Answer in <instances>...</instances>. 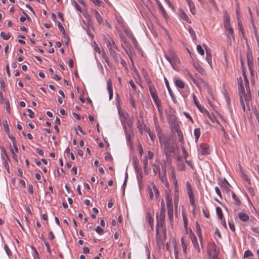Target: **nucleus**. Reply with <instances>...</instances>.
Listing matches in <instances>:
<instances>
[{
    "mask_svg": "<svg viewBox=\"0 0 259 259\" xmlns=\"http://www.w3.org/2000/svg\"><path fill=\"white\" fill-rule=\"evenodd\" d=\"M238 93L240 100L241 105L244 112L246 111L245 106L250 110L249 102L251 98L250 92H245V88L242 83V79L241 76L238 79Z\"/></svg>",
    "mask_w": 259,
    "mask_h": 259,
    "instance_id": "obj_1",
    "label": "nucleus"
},
{
    "mask_svg": "<svg viewBox=\"0 0 259 259\" xmlns=\"http://www.w3.org/2000/svg\"><path fill=\"white\" fill-rule=\"evenodd\" d=\"M159 141L160 144L163 147L166 155L175 152V148L174 144L170 141L169 138L165 136L163 138L159 140Z\"/></svg>",
    "mask_w": 259,
    "mask_h": 259,
    "instance_id": "obj_2",
    "label": "nucleus"
},
{
    "mask_svg": "<svg viewBox=\"0 0 259 259\" xmlns=\"http://www.w3.org/2000/svg\"><path fill=\"white\" fill-rule=\"evenodd\" d=\"M160 228H156V240L157 244L160 246L164 244V241L166 239V229L163 228L161 229V234L160 232Z\"/></svg>",
    "mask_w": 259,
    "mask_h": 259,
    "instance_id": "obj_3",
    "label": "nucleus"
},
{
    "mask_svg": "<svg viewBox=\"0 0 259 259\" xmlns=\"http://www.w3.org/2000/svg\"><path fill=\"white\" fill-rule=\"evenodd\" d=\"M186 185L190 203L193 206V210H194L196 208V205L195 203V197L192 188L188 181L186 182Z\"/></svg>",
    "mask_w": 259,
    "mask_h": 259,
    "instance_id": "obj_4",
    "label": "nucleus"
},
{
    "mask_svg": "<svg viewBox=\"0 0 259 259\" xmlns=\"http://www.w3.org/2000/svg\"><path fill=\"white\" fill-rule=\"evenodd\" d=\"M165 212H160V213H157L156 215V228H166L165 226Z\"/></svg>",
    "mask_w": 259,
    "mask_h": 259,
    "instance_id": "obj_5",
    "label": "nucleus"
},
{
    "mask_svg": "<svg viewBox=\"0 0 259 259\" xmlns=\"http://www.w3.org/2000/svg\"><path fill=\"white\" fill-rule=\"evenodd\" d=\"M115 19L117 22L121 27L122 30L125 33V34L127 36L131 35V32L125 24V22L121 16L120 15H115Z\"/></svg>",
    "mask_w": 259,
    "mask_h": 259,
    "instance_id": "obj_6",
    "label": "nucleus"
},
{
    "mask_svg": "<svg viewBox=\"0 0 259 259\" xmlns=\"http://www.w3.org/2000/svg\"><path fill=\"white\" fill-rule=\"evenodd\" d=\"M162 171L159 174V178L160 181L164 184H167L168 182L166 177V164L161 165Z\"/></svg>",
    "mask_w": 259,
    "mask_h": 259,
    "instance_id": "obj_7",
    "label": "nucleus"
},
{
    "mask_svg": "<svg viewBox=\"0 0 259 259\" xmlns=\"http://www.w3.org/2000/svg\"><path fill=\"white\" fill-rule=\"evenodd\" d=\"M189 237L191 239L194 247L197 250V252L200 253L201 252V247L199 245L196 237L193 233H191L189 235ZM201 248L203 249L202 247Z\"/></svg>",
    "mask_w": 259,
    "mask_h": 259,
    "instance_id": "obj_8",
    "label": "nucleus"
},
{
    "mask_svg": "<svg viewBox=\"0 0 259 259\" xmlns=\"http://www.w3.org/2000/svg\"><path fill=\"white\" fill-rule=\"evenodd\" d=\"M134 168L137 174V179L139 183L142 182L143 172L141 167L137 163L134 165Z\"/></svg>",
    "mask_w": 259,
    "mask_h": 259,
    "instance_id": "obj_9",
    "label": "nucleus"
},
{
    "mask_svg": "<svg viewBox=\"0 0 259 259\" xmlns=\"http://www.w3.org/2000/svg\"><path fill=\"white\" fill-rule=\"evenodd\" d=\"M219 185L223 191H224L225 192L228 193L230 191V184L225 179L222 180H220Z\"/></svg>",
    "mask_w": 259,
    "mask_h": 259,
    "instance_id": "obj_10",
    "label": "nucleus"
},
{
    "mask_svg": "<svg viewBox=\"0 0 259 259\" xmlns=\"http://www.w3.org/2000/svg\"><path fill=\"white\" fill-rule=\"evenodd\" d=\"M199 152L203 155L208 154L209 153V149L208 144L202 143L199 147Z\"/></svg>",
    "mask_w": 259,
    "mask_h": 259,
    "instance_id": "obj_11",
    "label": "nucleus"
},
{
    "mask_svg": "<svg viewBox=\"0 0 259 259\" xmlns=\"http://www.w3.org/2000/svg\"><path fill=\"white\" fill-rule=\"evenodd\" d=\"M196 233L198 236L200 244H201V247L202 248H204L203 245V236L202 233L201 231V229L200 228V226L198 222L196 223Z\"/></svg>",
    "mask_w": 259,
    "mask_h": 259,
    "instance_id": "obj_12",
    "label": "nucleus"
},
{
    "mask_svg": "<svg viewBox=\"0 0 259 259\" xmlns=\"http://www.w3.org/2000/svg\"><path fill=\"white\" fill-rule=\"evenodd\" d=\"M104 42L106 44L107 47L109 50L112 49H117V46L115 45L114 41L112 38H110L107 39V38H104Z\"/></svg>",
    "mask_w": 259,
    "mask_h": 259,
    "instance_id": "obj_13",
    "label": "nucleus"
},
{
    "mask_svg": "<svg viewBox=\"0 0 259 259\" xmlns=\"http://www.w3.org/2000/svg\"><path fill=\"white\" fill-rule=\"evenodd\" d=\"M247 64H248V67L249 70L250 71L251 75L252 76H253V62L252 61V56L251 54H249L248 53H247Z\"/></svg>",
    "mask_w": 259,
    "mask_h": 259,
    "instance_id": "obj_14",
    "label": "nucleus"
},
{
    "mask_svg": "<svg viewBox=\"0 0 259 259\" xmlns=\"http://www.w3.org/2000/svg\"><path fill=\"white\" fill-rule=\"evenodd\" d=\"M238 217L241 222L245 223L247 222L249 220V215L243 210L238 213Z\"/></svg>",
    "mask_w": 259,
    "mask_h": 259,
    "instance_id": "obj_15",
    "label": "nucleus"
},
{
    "mask_svg": "<svg viewBox=\"0 0 259 259\" xmlns=\"http://www.w3.org/2000/svg\"><path fill=\"white\" fill-rule=\"evenodd\" d=\"M107 89L109 93V100H111L113 98L112 82L111 79H108L107 81Z\"/></svg>",
    "mask_w": 259,
    "mask_h": 259,
    "instance_id": "obj_16",
    "label": "nucleus"
},
{
    "mask_svg": "<svg viewBox=\"0 0 259 259\" xmlns=\"http://www.w3.org/2000/svg\"><path fill=\"white\" fill-rule=\"evenodd\" d=\"M155 131L157 134V137L159 140L161 139V138H163L164 137H165L164 133L162 132V131L159 125L158 124V123L155 122Z\"/></svg>",
    "mask_w": 259,
    "mask_h": 259,
    "instance_id": "obj_17",
    "label": "nucleus"
},
{
    "mask_svg": "<svg viewBox=\"0 0 259 259\" xmlns=\"http://www.w3.org/2000/svg\"><path fill=\"white\" fill-rule=\"evenodd\" d=\"M180 61L178 56L174 53H171L170 64L174 68V66L180 63Z\"/></svg>",
    "mask_w": 259,
    "mask_h": 259,
    "instance_id": "obj_18",
    "label": "nucleus"
},
{
    "mask_svg": "<svg viewBox=\"0 0 259 259\" xmlns=\"http://www.w3.org/2000/svg\"><path fill=\"white\" fill-rule=\"evenodd\" d=\"M119 115H120L121 123L122 127L124 129V131H126V120L127 118L128 115L127 114H124V113L121 114L120 113H119Z\"/></svg>",
    "mask_w": 259,
    "mask_h": 259,
    "instance_id": "obj_19",
    "label": "nucleus"
},
{
    "mask_svg": "<svg viewBox=\"0 0 259 259\" xmlns=\"http://www.w3.org/2000/svg\"><path fill=\"white\" fill-rule=\"evenodd\" d=\"M165 201L167 209L173 208L172 198L171 195L168 193L166 194L165 195Z\"/></svg>",
    "mask_w": 259,
    "mask_h": 259,
    "instance_id": "obj_20",
    "label": "nucleus"
},
{
    "mask_svg": "<svg viewBox=\"0 0 259 259\" xmlns=\"http://www.w3.org/2000/svg\"><path fill=\"white\" fill-rule=\"evenodd\" d=\"M93 13H94V16H95L97 22H98V23L100 24H103V23H104L103 18L101 16L100 14L99 13V12L98 11H97L96 10H93Z\"/></svg>",
    "mask_w": 259,
    "mask_h": 259,
    "instance_id": "obj_21",
    "label": "nucleus"
},
{
    "mask_svg": "<svg viewBox=\"0 0 259 259\" xmlns=\"http://www.w3.org/2000/svg\"><path fill=\"white\" fill-rule=\"evenodd\" d=\"M137 125V128L141 134H143L144 130L145 131V127H148L143 121H140L139 120H138Z\"/></svg>",
    "mask_w": 259,
    "mask_h": 259,
    "instance_id": "obj_22",
    "label": "nucleus"
},
{
    "mask_svg": "<svg viewBox=\"0 0 259 259\" xmlns=\"http://www.w3.org/2000/svg\"><path fill=\"white\" fill-rule=\"evenodd\" d=\"M224 24L225 29L226 31L229 30L230 29H231L232 28L230 25V18L228 15H227L225 16L224 20Z\"/></svg>",
    "mask_w": 259,
    "mask_h": 259,
    "instance_id": "obj_23",
    "label": "nucleus"
},
{
    "mask_svg": "<svg viewBox=\"0 0 259 259\" xmlns=\"http://www.w3.org/2000/svg\"><path fill=\"white\" fill-rule=\"evenodd\" d=\"M224 24L225 29L226 31L229 30L230 29H231L232 28L230 25V18L228 15H227L225 16L224 20Z\"/></svg>",
    "mask_w": 259,
    "mask_h": 259,
    "instance_id": "obj_24",
    "label": "nucleus"
},
{
    "mask_svg": "<svg viewBox=\"0 0 259 259\" xmlns=\"http://www.w3.org/2000/svg\"><path fill=\"white\" fill-rule=\"evenodd\" d=\"M180 16L181 18L185 20L188 23H191V21L188 17L187 15L184 12L182 8L179 9Z\"/></svg>",
    "mask_w": 259,
    "mask_h": 259,
    "instance_id": "obj_25",
    "label": "nucleus"
},
{
    "mask_svg": "<svg viewBox=\"0 0 259 259\" xmlns=\"http://www.w3.org/2000/svg\"><path fill=\"white\" fill-rule=\"evenodd\" d=\"M167 214L168 217V220L169 221V223L171 226L173 225L174 223V210L173 208H167Z\"/></svg>",
    "mask_w": 259,
    "mask_h": 259,
    "instance_id": "obj_26",
    "label": "nucleus"
},
{
    "mask_svg": "<svg viewBox=\"0 0 259 259\" xmlns=\"http://www.w3.org/2000/svg\"><path fill=\"white\" fill-rule=\"evenodd\" d=\"M243 76L244 77V85H245V92H250V88H249V81L247 79V76L245 73V72L243 70Z\"/></svg>",
    "mask_w": 259,
    "mask_h": 259,
    "instance_id": "obj_27",
    "label": "nucleus"
},
{
    "mask_svg": "<svg viewBox=\"0 0 259 259\" xmlns=\"http://www.w3.org/2000/svg\"><path fill=\"white\" fill-rule=\"evenodd\" d=\"M188 74L190 78L192 80L193 83L198 88L200 87V81H203L202 79H200V80L196 79L192 74L190 73V72H188Z\"/></svg>",
    "mask_w": 259,
    "mask_h": 259,
    "instance_id": "obj_28",
    "label": "nucleus"
},
{
    "mask_svg": "<svg viewBox=\"0 0 259 259\" xmlns=\"http://www.w3.org/2000/svg\"><path fill=\"white\" fill-rule=\"evenodd\" d=\"M203 46H204V48H205V50H206V59L208 63L210 66H211V64H212V60H211V59H212V55H211V54L210 53V51L209 49H207L205 48V46L204 45H203Z\"/></svg>",
    "mask_w": 259,
    "mask_h": 259,
    "instance_id": "obj_29",
    "label": "nucleus"
},
{
    "mask_svg": "<svg viewBox=\"0 0 259 259\" xmlns=\"http://www.w3.org/2000/svg\"><path fill=\"white\" fill-rule=\"evenodd\" d=\"M192 97H193V99L195 105L196 106V107L198 108V109L201 112H203L204 110H205L204 108L203 107H202L201 106V105L199 103V102L197 101V98H196L195 95H194V94H193L192 95Z\"/></svg>",
    "mask_w": 259,
    "mask_h": 259,
    "instance_id": "obj_30",
    "label": "nucleus"
},
{
    "mask_svg": "<svg viewBox=\"0 0 259 259\" xmlns=\"http://www.w3.org/2000/svg\"><path fill=\"white\" fill-rule=\"evenodd\" d=\"M232 196L233 200V204L236 206L240 205L241 204V201L234 192H232Z\"/></svg>",
    "mask_w": 259,
    "mask_h": 259,
    "instance_id": "obj_31",
    "label": "nucleus"
},
{
    "mask_svg": "<svg viewBox=\"0 0 259 259\" xmlns=\"http://www.w3.org/2000/svg\"><path fill=\"white\" fill-rule=\"evenodd\" d=\"M164 81H165V83L167 89L168 90V93H169L170 96L171 97V98H172V99L174 100V98H175V96L174 95V93H173L172 90H171V89L169 85L168 81L166 78H164Z\"/></svg>",
    "mask_w": 259,
    "mask_h": 259,
    "instance_id": "obj_32",
    "label": "nucleus"
},
{
    "mask_svg": "<svg viewBox=\"0 0 259 259\" xmlns=\"http://www.w3.org/2000/svg\"><path fill=\"white\" fill-rule=\"evenodd\" d=\"M157 4L158 6L159 10L160 11L161 13L163 15V17L166 18L167 16V13L164 10V8L163 7L162 5L160 3V2L159 1H156Z\"/></svg>",
    "mask_w": 259,
    "mask_h": 259,
    "instance_id": "obj_33",
    "label": "nucleus"
},
{
    "mask_svg": "<svg viewBox=\"0 0 259 259\" xmlns=\"http://www.w3.org/2000/svg\"><path fill=\"white\" fill-rule=\"evenodd\" d=\"M175 83L176 85L180 89H182L185 87V83L184 81L181 79H178L175 80Z\"/></svg>",
    "mask_w": 259,
    "mask_h": 259,
    "instance_id": "obj_34",
    "label": "nucleus"
},
{
    "mask_svg": "<svg viewBox=\"0 0 259 259\" xmlns=\"http://www.w3.org/2000/svg\"><path fill=\"white\" fill-rule=\"evenodd\" d=\"M181 245H182V248H183V251L184 252V253L185 254H186L187 252V243H186L183 237H182L181 239Z\"/></svg>",
    "mask_w": 259,
    "mask_h": 259,
    "instance_id": "obj_35",
    "label": "nucleus"
},
{
    "mask_svg": "<svg viewBox=\"0 0 259 259\" xmlns=\"http://www.w3.org/2000/svg\"><path fill=\"white\" fill-rule=\"evenodd\" d=\"M152 168L153 172L154 174V175H156L161 172L160 167L155 164H153L152 165Z\"/></svg>",
    "mask_w": 259,
    "mask_h": 259,
    "instance_id": "obj_36",
    "label": "nucleus"
},
{
    "mask_svg": "<svg viewBox=\"0 0 259 259\" xmlns=\"http://www.w3.org/2000/svg\"><path fill=\"white\" fill-rule=\"evenodd\" d=\"M116 50H118V48L109 50L111 56L114 58L115 61L118 62V58L117 57V53L116 52Z\"/></svg>",
    "mask_w": 259,
    "mask_h": 259,
    "instance_id": "obj_37",
    "label": "nucleus"
},
{
    "mask_svg": "<svg viewBox=\"0 0 259 259\" xmlns=\"http://www.w3.org/2000/svg\"><path fill=\"white\" fill-rule=\"evenodd\" d=\"M116 50H118V48L109 50L111 56L114 58L115 61L118 62V58L117 57V53L116 52Z\"/></svg>",
    "mask_w": 259,
    "mask_h": 259,
    "instance_id": "obj_38",
    "label": "nucleus"
},
{
    "mask_svg": "<svg viewBox=\"0 0 259 259\" xmlns=\"http://www.w3.org/2000/svg\"><path fill=\"white\" fill-rule=\"evenodd\" d=\"M238 26L239 27V31L241 33L242 37L244 39H246V38L245 37V35H244L245 31L243 28L242 24V23L241 21H238Z\"/></svg>",
    "mask_w": 259,
    "mask_h": 259,
    "instance_id": "obj_39",
    "label": "nucleus"
},
{
    "mask_svg": "<svg viewBox=\"0 0 259 259\" xmlns=\"http://www.w3.org/2000/svg\"><path fill=\"white\" fill-rule=\"evenodd\" d=\"M154 102L156 106V107L158 109L159 113L160 114H162V111L161 109V101H160V100L159 99H158V100H156L154 101Z\"/></svg>",
    "mask_w": 259,
    "mask_h": 259,
    "instance_id": "obj_40",
    "label": "nucleus"
},
{
    "mask_svg": "<svg viewBox=\"0 0 259 259\" xmlns=\"http://www.w3.org/2000/svg\"><path fill=\"white\" fill-rule=\"evenodd\" d=\"M149 90L151 96L157 95V91L153 84H149Z\"/></svg>",
    "mask_w": 259,
    "mask_h": 259,
    "instance_id": "obj_41",
    "label": "nucleus"
},
{
    "mask_svg": "<svg viewBox=\"0 0 259 259\" xmlns=\"http://www.w3.org/2000/svg\"><path fill=\"white\" fill-rule=\"evenodd\" d=\"M146 133H148V136H149L150 139L151 140V141L152 142H154V140H155V136H154V134H153L151 132V130L149 128V127H145V131Z\"/></svg>",
    "mask_w": 259,
    "mask_h": 259,
    "instance_id": "obj_42",
    "label": "nucleus"
},
{
    "mask_svg": "<svg viewBox=\"0 0 259 259\" xmlns=\"http://www.w3.org/2000/svg\"><path fill=\"white\" fill-rule=\"evenodd\" d=\"M100 55H101L102 58L107 63V64L109 66H110V62H109V58L104 50H102V53L100 54Z\"/></svg>",
    "mask_w": 259,
    "mask_h": 259,
    "instance_id": "obj_43",
    "label": "nucleus"
},
{
    "mask_svg": "<svg viewBox=\"0 0 259 259\" xmlns=\"http://www.w3.org/2000/svg\"><path fill=\"white\" fill-rule=\"evenodd\" d=\"M178 203H179V194H175L174 196V205H175V209L176 212H177L178 207Z\"/></svg>",
    "mask_w": 259,
    "mask_h": 259,
    "instance_id": "obj_44",
    "label": "nucleus"
},
{
    "mask_svg": "<svg viewBox=\"0 0 259 259\" xmlns=\"http://www.w3.org/2000/svg\"><path fill=\"white\" fill-rule=\"evenodd\" d=\"M227 31H228V33L227 34V38H228V40L229 39L231 40V38H232L234 40L235 36H234V31H233V28H232L229 30H227Z\"/></svg>",
    "mask_w": 259,
    "mask_h": 259,
    "instance_id": "obj_45",
    "label": "nucleus"
},
{
    "mask_svg": "<svg viewBox=\"0 0 259 259\" xmlns=\"http://www.w3.org/2000/svg\"><path fill=\"white\" fill-rule=\"evenodd\" d=\"M124 131V133H125L127 141L129 143H131V141H132V137L133 136V133H128L127 130V127H126V131Z\"/></svg>",
    "mask_w": 259,
    "mask_h": 259,
    "instance_id": "obj_46",
    "label": "nucleus"
},
{
    "mask_svg": "<svg viewBox=\"0 0 259 259\" xmlns=\"http://www.w3.org/2000/svg\"><path fill=\"white\" fill-rule=\"evenodd\" d=\"M151 185L152 187V189L153 190V192L155 193V197L156 198H158L159 195L158 189H157V188L156 187V185H155V184L154 183H152L151 184Z\"/></svg>",
    "mask_w": 259,
    "mask_h": 259,
    "instance_id": "obj_47",
    "label": "nucleus"
},
{
    "mask_svg": "<svg viewBox=\"0 0 259 259\" xmlns=\"http://www.w3.org/2000/svg\"><path fill=\"white\" fill-rule=\"evenodd\" d=\"M189 32L190 34V35L193 40H195L196 39V35L195 34V32L194 30L193 29V28L191 27H189L188 28Z\"/></svg>",
    "mask_w": 259,
    "mask_h": 259,
    "instance_id": "obj_48",
    "label": "nucleus"
},
{
    "mask_svg": "<svg viewBox=\"0 0 259 259\" xmlns=\"http://www.w3.org/2000/svg\"><path fill=\"white\" fill-rule=\"evenodd\" d=\"M216 212L218 216V218L220 220H222L223 218V214L222 212V210L221 207H217L216 208Z\"/></svg>",
    "mask_w": 259,
    "mask_h": 259,
    "instance_id": "obj_49",
    "label": "nucleus"
},
{
    "mask_svg": "<svg viewBox=\"0 0 259 259\" xmlns=\"http://www.w3.org/2000/svg\"><path fill=\"white\" fill-rule=\"evenodd\" d=\"M3 126H4V131L7 133V134L10 133V129L9 127V124H8V122L7 120H5V121H4Z\"/></svg>",
    "mask_w": 259,
    "mask_h": 259,
    "instance_id": "obj_50",
    "label": "nucleus"
},
{
    "mask_svg": "<svg viewBox=\"0 0 259 259\" xmlns=\"http://www.w3.org/2000/svg\"><path fill=\"white\" fill-rule=\"evenodd\" d=\"M0 36L4 39L8 40L11 37V34L10 33H5L4 32L2 31L0 33Z\"/></svg>",
    "mask_w": 259,
    "mask_h": 259,
    "instance_id": "obj_51",
    "label": "nucleus"
},
{
    "mask_svg": "<svg viewBox=\"0 0 259 259\" xmlns=\"http://www.w3.org/2000/svg\"><path fill=\"white\" fill-rule=\"evenodd\" d=\"M194 135L196 142H197L200 136V130L199 128H195L194 130Z\"/></svg>",
    "mask_w": 259,
    "mask_h": 259,
    "instance_id": "obj_52",
    "label": "nucleus"
},
{
    "mask_svg": "<svg viewBox=\"0 0 259 259\" xmlns=\"http://www.w3.org/2000/svg\"><path fill=\"white\" fill-rule=\"evenodd\" d=\"M153 221H153V219H152V218L151 217H150V215L149 214L148 215V222L149 225L150 226L151 230L152 231H153L154 229Z\"/></svg>",
    "mask_w": 259,
    "mask_h": 259,
    "instance_id": "obj_53",
    "label": "nucleus"
},
{
    "mask_svg": "<svg viewBox=\"0 0 259 259\" xmlns=\"http://www.w3.org/2000/svg\"><path fill=\"white\" fill-rule=\"evenodd\" d=\"M148 165V161L147 159V156H145L143 158V168L145 171L147 170Z\"/></svg>",
    "mask_w": 259,
    "mask_h": 259,
    "instance_id": "obj_54",
    "label": "nucleus"
},
{
    "mask_svg": "<svg viewBox=\"0 0 259 259\" xmlns=\"http://www.w3.org/2000/svg\"><path fill=\"white\" fill-rule=\"evenodd\" d=\"M178 137L179 138V141L182 143L184 144V138L183 133L181 131H177Z\"/></svg>",
    "mask_w": 259,
    "mask_h": 259,
    "instance_id": "obj_55",
    "label": "nucleus"
},
{
    "mask_svg": "<svg viewBox=\"0 0 259 259\" xmlns=\"http://www.w3.org/2000/svg\"><path fill=\"white\" fill-rule=\"evenodd\" d=\"M93 47H94V50L95 51L97 52L99 54H100L102 53V51L100 50L98 44L96 42L93 43Z\"/></svg>",
    "mask_w": 259,
    "mask_h": 259,
    "instance_id": "obj_56",
    "label": "nucleus"
},
{
    "mask_svg": "<svg viewBox=\"0 0 259 259\" xmlns=\"http://www.w3.org/2000/svg\"><path fill=\"white\" fill-rule=\"evenodd\" d=\"M147 192H148V193L149 194V197L151 199H152L153 198L154 194H153V190L152 189V186H151V187H149L147 188Z\"/></svg>",
    "mask_w": 259,
    "mask_h": 259,
    "instance_id": "obj_57",
    "label": "nucleus"
},
{
    "mask_svg": "<svg viewBox=\"0 0 259 259\" xmlns=\"http://www.w3.org/2000/svg\"><path fill=\"white\" fill-rule=\"evenodd\" d=\"M130 102L132 107H134V108H136V103L133 98V97L132 96V95L131 94H130Z\"/></svg>",
    "mask_w": 259,
    "mask_h": 259,
    "instance_id": "obj_58",
    "label": "nucleus"
},
{
    "mask_svg": "<svg viewBox=\"0 0 259 259\" xmlns=\"http://www.w3.org/2000/svg\"><path fill=\"white\" fill-rule=\"evenodd\" d=\"M185 164L184 163H180L178 164V169L181 171H184L185 169Z\"/></svg>",
    "mask_w": 259,
    "mask_h": 259,
    "instance_id": "obj_59",
    "label": "nucleus"
},
{
    "mask_svg": "<svg viewBox=\"0 0 259 259\" xmlns=\"http://www.w3.org/2000/svg\"><path fill=\"white\" fill-rule=\"evenodd\" d=\"M197 51L199 54H200L201 55H203L204 54L203 49H202V47L199 45L197 46Z\"/></svg>",
    "mask_w": 259,
    "mask_h": 259,
    "instance_id": "obj_60",
    "label": "nucleus"
},
{
    "mask_svg": "<svg viewBox=\"0 0 259 259\" xmlns=\"http://www.w3.org/2000/svg\"><path fill=\"white\" fill-rule=\"evenodd\" d=\"M96 232L101 235L104 233V230L100 226H97L95 229Z\"/></svg>",
    "mask_w": 259,
    "mask_h": 259,
    "instance_id": "obj_61",
    "label": "nucleus"
},
{
    "mask_svg": "<svg viewBox=\"0 0 259 259\" xmlns=\"http://www.w3.org/2000/svg\"><path fill=\"white\" fill-rule=\"evenodd\" d=\"M253 256V254L250 250H247L244 252V258L249 257V256Z\"/></svg>",
    "mask_w": 259,
    "mask_h": 259,
    "instance_id": "obj_62",
    "label": "nucleus"
},
{
    "mask_svg": "<svg viewBox=\"0 0 259 259\" xmlns=\"http://www.w3.org/2000/svg\"><path fill=\"white\" fill-rule=\"evenodd\" d=\"M104 158L105 160L109 161H112L113 159L112 155L109 153L106 154V155L105 156Z\"/></svg>",
    "mask_w": 259,
    "mask_h": 259,
    "instance_id": "obj_63",
    "label": "nucleus"
},
{
    "mask_svg": "<svg viewBox=\"0 0 259 259\" xmlns=\"http://www.w3.org/2000/svg\"><path fill=\"white\" fill-rule=\"evenodd\" d=\"M229 226L231 231L234 232L235 231V227L234 224L233 222H229Z\"/></svg>",
    "mask_w": 259,
    "mask_h": 259,
    "instance_id": "obj_64",
    "label": "nucleus"
}]
</instances>
